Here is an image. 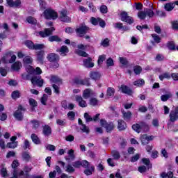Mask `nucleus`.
I'll return each mask as SVG.
<instances>
[{"label": "nucleus", "mask_w": 178, "mask_h": 178, "mask_svg": "<svg viewBox=\"0 0 178 178\" xmlns=\"http://www.w3.org/2000/svg\"><path fill=\"white\" fill-rule=\"evenodd\" d=\"M17 166H19V161L17 160H15L12 163V168L13 169V176L15 178H22V176L24 175V172L17 169Z\"/></svg>", "instance_id": "nucleus-1"}, {"label": "nucleus", "mask_w": 178, "mask_h": 178, "mask_svg": "<svg viewBox=\"0 0 178 178\" xmlns=\"http://www.w3.org/2000/svg\"><path fill=\"white\" fill-rule=\"evenodd\" d=\"M44 16L47 20H55L58 19V13L54 10L48 8L44 10Z\"/></svg>", "instance_id": "nucleus-2"}, {"label": "nucleus", "mask_w": 178, "mask_h": 178, "mask_svg": "<svg viewBox=\"0 0 178 178\" xmlns=\"http://www.w3.org/2000/svg\"><path fill=\"white\" fill-rule=\"evenodd\" d=\"M47 59L49 62H51V63H53L52 67H54V69H58V67H59V63H58L59 62V56L51 53L47 56Z\"/></svg>", "instance_id": "nucleus-3"}, {"label": "nucleus", "mask_w": 178, "mask_h": 178, "mask_svg": "<svg viewBox=\"0 0 178 178\" xmlns=\"http://www.w3.org/2000/svg\"><path fill=\"white\" fill-rule=\"evenodd\" d=\"M88 45L86 44H78L77 45V48L78 49L75 51V54H76V55H79V56H83V58H87L88 56V54H87L86 53V51H84L85 49H87ZM81 49V50H80Z\"/></svg>", "instance_id": "nucleus-4"}, {"label": "nucleus", "mask_w": 178, "mask_h": 178, "mask_svg": "<svg viewBox=\"0 0 178 178\" xmlns=\"http://www.w3.org/2000/svg\"><path fill=\"white\" fill-rule=\"evenodd\" d=\"M120 16L122 22H125V23H128V24H131L134 22L133 17L129 16L126 11L121 12Z\"/></svg>", "instance_id": "nucleus-5"}, {"label": "nucleus", "mask_w": 178, "mask_h": 178, "mask_svg": "<svg viewBox=\"0 0 178 178\" xmlns=\"http://www.w3.org/2000/svg\"><path fill=\"white\" fill-rule=\"evenodd\" d=\"M100 124L102 127H105L107 133H111V131L115 129V124H113V122L107 123L105 120H101Z\"/></svg>", "instance_id": "nucleus-6"}, {"label": "nucleus", "mask_w": 178, "mask_h": 178, "mask_svg": "<svg viewBox=\"0 0 178 178\" xmlns=\"http://www.w3.org/2000/svg\"><path fill=\"white\" fill-rule=\"evenodd\" d=\"M72 166H74V168H80L82 166L83 168H86V169H88V168H90V163L87 161V160H83L81 161H76L72 163Z\"/></svg>", "instance_id": "nucleus-7"}, {"label": "nucleus", "mask_w": 178, "mask_h": 178, "mask_svg": "<svg viewBox=\"0 0 178 178\" xmlns=\"http://www.w3.org/2000/svg\"><path fill=\"white\" fill-rule=\"evenodd\" d=\"M31 83L33 86H38V87H42L44 84V79H41V76H34L31 79Z\"/></svg>", "instance_id": "nucleus-8"}, {"label": "nucleus", "mask_w": 178, "mask_h": 178, "mask_svg": "<svg viewBox=\"0 0 178 178\" xmlns=\"http://www.w3.org/2000/svg\"><path fill=\"white\" fill-rule=\"evenodd\" d=\"M88 27L86 26H79L76 29V35L78 37H84L86 34H87V31H88Z\"/></svg>", "instance_id": "nucleus-9"}, {"label": "nucleus", "mask_w": 178, "mask_h": 178, "mask_svg": "<svg viewBox=\"0 0 178 178\" xmlns=\"http://www.w3.org/2000/svg\"><path fill=\"white\" fill-rule=\"evenodd\" d=\"M53 31H55V28L51 27L50 29H45L44 31L38 32V34L42 38H45V37H49V35H51Z\"/></svg>", "instance_id": "nucleus-10"}, {"label": "nucleus", "mask_w": 178, "mask_h": 178, "mask_svg": "<svg viewBox=\"0 0 178 178\" xmlns=\"http://www.w3.org/2000/svg\"><path fill=\"white\" fill-rule=\"evenodd\" d=\"M22 111H24V108L22 106H19L18 109L14 113L13 116L17 120H23V113H22Z\"/></svg>", "instance_id": "nucleus-11"}, {"label": "nucleus", "mask_w": 178, "mask_h": 178, "mask_svg": "<svg viewBox=\"0 0 178 178\" xmlns=\"http://www.w3.org/2000/svg\"><path fill=\"white\" fill-rule=\"evenodd\" d=\"M6 2L10 8H20L22 6V1L20 0H6Z\"/></svg>", "instance_id": "nucleus-12"}, {"label": "nucleus", "mask_w": 178, "mask_h": 178, "mask_svg": "<svg viewBox=\"0 0 178 178\" xmlns=\"http://www.w3.org/2000/svg\"><path fill=\"white\" fill-rule=\"evenodd\" d=\"M75 99L76 102H78L79 106H81V108H87V102H86L84 99H83V97L76 95Z\"/></svg>", "instance_id": "nucleus-13"}, {"label": "nucleus", "mask_w": 178, "mask_h": 178, "mask_svg": "<svg viewBox=\"0 0 178 178\" xmlns=\"http://www.w3.org/2000/svg\"><path fill=\"white\" fill-rule=\"evenodd\" d=\"M141 143L143 145H147L149 141H152L154 140V136H147V135H143L140 137Z\"/></svg>", "instance_id": "nucleus-14"}, {"label": "nucleus", "mask_w": 178, "mask_h": 178, "mask_svg": "<svg viewBox=\"0 0 178 178\" xmlns=\"http://www.w3.org/2000/svg\"><path fill=\"white\" fill-rule=\"evenodd\" d=\"M170 122H176V120H178V107L171 111L170 113Z\"/></svg>", "instance_id": "nucleus-15"}, {"label": "nucleus", "mask_w": 178, "mask_h": 178, "mask_svg": "<svg viewBox=\"0 0 178 178\" xmlns=\"http://www.w3.org/2000/svg\"><path fill=\"white\" fill-rule=\"evenodd\" d=\"M3 59H6L9 63H13L16 60V55L13 54V52L8 53Z\"/></svg>", "instance_id": "nucleus-16"}, {"label": "nucleus", "mask_w": 178, "mask_h": 178, "mask_svg": "<svg viewBox=\"0 0 178 178\" xmlns=\"http://www.w3.org/2000/svg\"><path fill=\"white\" fill-rule=\"evenodd\" d=\"M60 19L61 22H64L65 23L70 22V17L67 16V12L66 10H62L60 13Z\"/></svg>", "instance_id": "nucleus-17"}, {"label": "nucleus", "mask_w": 178, "mask_h": 178, "mask_svg": "<svg viewBox=\"0 0 178 178\" xmlns=\"http://www.w3.org/2000/svg\"><path fill=\"white\" fill-rule=\"evenodd\" d=\"M90 79L92 80H95L97 81V80H99L101 79V73L95 71H91L89 74Z\"/></svg>", "instance_id": "nucleus-18"}, {"label": "nucleus", "mask_w": 178, "mask_h": 178, "mask_svg": "<svg viewBox=\"0 0 178 178\" xmlns=\"http://www.w3.org/2000/svg\"><path fill=\"white\" fill-rule=\"evenodd\" d=\"M57 52H59L60 56H66L69 53V49L67 46H62L60 49H57Z\"/></svg>", "instance_id": "nucleus-19"}, {"label": "nucleus", "mask_w": 178, "mask_h": 178, "mask_svg": "<svg viewBox=\"0 0 178 178\" xmlns=\"http://www.w3.org/2000/svg\"><path fill=\"white\" fill-rule=\"evenodd\" d=\"M78 123H79V124H81L80 129H81L83 133H86L87 134H88V133H90V128H88V127L86 126V124H83V120H81V119L79 118L78 120Z\"/></svg>", "instance_id": "nucleus-20"}, {"label": "nucleus", "mask_w": 178, "mask_h": 178, "mask_svg": "<svg viewBox=\"0 0 178 178\" xmlns=\"http://www.w3.org/2000/svg\"><path fill=\"white\" fill-rule=\"evenodd\" d=\"M91 95H94V92L90 88L86 89L83 92V98L85 99H88Z\"/></svg>", "instance_id": "nucleus-21"}, {"label": "nucleus", "mask_w": 178, "mask_h": 178, "mask_svg": "<svg viewBox=\"0 0 178 178\" xmlns=\"http://www.w3.org/2000/svg\"><path fill=\"white\" fill-rule=\"evenodd\" d=\"M121 91L123 92V94H127V95H131L133 94V90L124 85L121 86Z\"/></svg>", "instance_id": "nucleus-22"}, {"label": "nucleus", "mask_w": 178, "mask_h": 178, "mask_svg": "<svg viewBox=\"0 0 178 178\" xmlns=\"http://www.w3.org/2000/svg\"><path fill=\"white\" fill-rule=\"evenodd\" d=\"M75 83L76 84H80L81 86H90V81L88 79H76Z\"/></svg>", "instance_id": "nucleus-23"}, {"label": "nucleus", "mask_w": 178, "mask_h": 178, "mask_svg": "<svg viewBox=\"0 0 178 178\" xmlns=\"http://www.w3.org/2000/svg\"><path fill=\"white\" fill-rule=\"evenodd\" d=\"M22 160L25 162H30L31 161V155L29 152H24L22 154Z\"/></svg>", "instance_id": "nucleus-24"}, {"label": "nucleus", "mask_w": 178, "mask_h": 178, "mask_svg": "<svg viewBox=\"0 0 178 178\" xmlns=\"http://www.w3.org/2000/svg\"><path fill=\"white\" fill-rule=\"evenodd\" d=\"M22 66V63L17 61L12 65L11 69L14 70V72H18V70H20Z\"/></svg>", "instance_id": "nucleus-25"}, {"label": "nucleus", "mask_w": 178, "mask_h": 178, "mask_svg": "<svg viewBox=\"0 0 178 178\" xmlns=\"http://www.w3.org/2000/svg\"><path fill=\"white\" fill-rule=\"evenodd\" d=\"M85 67H94V63L91 62V58H88L83 60Z\"/></svg>", "instance_id": "nucleus-26"}, {"label": "nucleus", "mask_w": 178, "mask_h": 178, "mask_svg": "<svg viewBox=\"0 0 178 178\" xmlns=\"http://www.w3.org/2000/svg\"><path fill=\"white\" fill-rule=\"evenodd\" d=\"M118 129L120 131L125 130V129L127 127L126 122L122 120H119L118 121Z\"/></svg>", "instance_id": "nucleus-27"}, {"label": "nucleus", "mask_w": 178, "mask_h": 178, "mask_svg": "<svg viewBox=\"0 0 178 178\" xmlns=\"http://www.w3.org/2000/svg\"><path fill=\"white\" fill-rule=\"evenodd\" d=\"M141 131L147 132L149 131V125L147 122H140Z\"/></svg>", "instance_id": "nucleus-28"}, {"label": "nucleus", "mask_w": 178, "mask_h": 178, "mask_svg": "<svg viewBox=\"0 0 178 178\" xmlns=\"http://www.w3.org/2000/svg\"><path fill=\"white\" fill-rule=\"evenodd\" d=\"M122 113L123 115V118L124 120H130L131 119V112L130 111H124V110H122Z\"/></svg>", "instance_id": "nucleus-29"}, {"label": "nucleus", "mask_w": 178, "mask_h": 178, "mask_svg": "<svg viewBox=\"0 0 178 178\" xmlns=\"http://www.w3.org/2000/svg\"><path fill=\"white\" fill-rule=\"evenodd\" d=\"M52 133V129L50 128L49 126L46 125L43 128V134L46 136H50V134Z\"/></svg>", "instance_id": "nucleus-30"}, {"label": "nucleus", "mask_w": 178, "mask_h": 178, "mask_svg": "<svg viewBox=\"0 0 178 178\" xmlns=\"http://www.w3.org/2000/svg\"><path fill=\"white\" fill-rule=\"evenodd\" d=\"M67 154H68L69 156L65 157V159L67 161H74V150L71 149L70 150L68 151Z\"/></svg>", "instance_id": "nucleus-31"}, {"label": "nucleus", "mask_w": 178, "mask_h": 178, "mask_svg": "<svg viewBox=\"0 0 178 178\" xmlns=\"http://www.w3.org/2000/svg\"><path fill=\"white\" fill-rule=\"evenodd\" d=\"M172 93L170 92H168L167 94L161 96V99L163 101V102H166V101H168V99L170 98H172Z\"/></svg>", "instance_id": "nucleus-32"}, {"label": "nucleus", "mask_w": 178, "mask_h": 178, "mask_svg": "<svg viewBox=\"0 0 178 178\" xmlns=\"http://www.w3.org/2000/svg\"><path fill=\"white\" fill-rule=\"evenodd\" d=\"M175 3H168L165 5L164 8L167 12H170L175 9Z\"/></svg>", "instance_id": "nucleus-33"}, {"label": "nucleus", "mask_w": 178, "mask_h": 178, "mask_svg": "<svg viewBox=\"0 0 178 178\" xmlns=\"http://www.w3.org/2000/svg\"><path fill=\"white\" fill-rule=\"evenodd\" d=\"M111 155L113 159H115V161H119V159H120V153H119V152H118L117 150H113L111 152Z\"/></svg>", "instance_id": "nucleus-34"}, {"label": "nucleus", "mask_w": 178, "mask_h": 178, "mask_svg": "<svg viewBox=\"0 0 178 178\" xmlns=\"http://www.w3.org/2000/svg\"><path fill=\"white\" fill-rule=\"evenodd\" d=\"M44 51H40L37 54V59L38 62H40V63H42V62L44 61Z\"/></svg>", "instance_id": "nucleus-35"}, {"label": "nucleus", "mask_w": 178, "mask_h": 178, "mask_svg": "<svg viewBox=\"0 0 178 178\" xmlns=\"http://www.w3.org/2000/svg\"><path fill=\"white\" fill-rule=\"evenodd\" d=\"M31 137L34 144H37V145L41 144V140H40V138H38V136H37V135H35V134H33Z\"/></svg>", "instance_id": "nucleus-36"}, {"label": "nucleus", "mask_w": 178, "mask_h": 178, "mask_svg": "<svg viewBox=\"0 0 178 178\" xmlns=\"http://www.w3.org/2000/svg\"><path fill=\"white\" fill-rule=\"evenodd\" d=\"M88 168H90V169H86L84 170V173L86 175V176H90V175H92V172L95 170V168L94 167V165H92L90 167V164H89Z\"/></svg>", "instance_id": "nucleus-37"}, {"label": "nucleus", "mask_w": 178, "mask_h": 178, "mask_svg": "<svg viewBox=\"0 0 178 178\" xmlns=\"http://www.w3.org/2000/svg\"><path fill=\"white\" fill-rule=\"evenodd\" d=\"M89 104L92 106H97L99 105V102L98 101V99H97V98L92 97L90 99Z\"/></svg>", "instance_id": "nucleus-38"}, {"label": "nucleus", "mask_w": 178, "mask_h": 178, "mask_svg": "<svg viewBox=\"0 0 178 178\" xmlns=\"http://www.w3.org/2000/svg\"><path fill=\"white\" fill-rule=\"evenodd\" d=\"M50 81L51 83H54L55 84H60V83H62V81L59 79V77L56 76H51Z\"/></svg>", "instance_id": "nucleus-39"}, {"label": "nucleus", "mask_w": 178, "mask_h": 178, "mask_svg": "<svg viewBox=\"0 0 178 178\" xmlns=\"http://www.w3.org/2000/svg\"><path fill=\"white\" fill-rule=\"evenodd\" d=\"M132 129L134 131H136V133H141V122L132 125Z\"/></svg>", "instance_id": "nucleus-40"}, {"label": "nucleus", "mask_w": 178, "mask_h": 178, "mask_svg": "<svg viewBox=\"0 0 178 178\" xmlns=\"http://www.w3.org/2000/svg\"><path fill=\"white\" fill-rule=\"evenodd\" d=\"M144 84H145L144 79H139L134 82V86H136V87H141L142 86H144Z\"/></svg>", "instance_id": "nucleus-41"}, {"label": "nucleus", "mask_w": 178, "mask_h": 178, "mask_svg": "<svg viewBox=\"0 0 178 178\" xmlns=\"http://www.w3.org/2000/svg\"><path fill=\"white\" fill-rule=\"evenodd\" d=\"M161 177H162V178H165V177L172 178L173 177V172H172L171 171L168 172V173L162 172L161 174Z\"/></svg>", "instance_id": "nucleus-42"}, {"label": "nucleus", "mask_w": 178, "mask_h": 178, "mask_svg": "<svg viewBox=\"0 0 178 178\" xmlns=\"http://www.w3.org/2000/svg\"><path fill=\"white\" fill-rule=\"evenodd\" d=\"M49 41H50V42H54V41L60 42L62 40L60 38H58V35H54L49 38Z\"/></svg>", "instance_id": "nucleus-43"}, {"label": "nucleus", "mask_w": 178, "mask_h": 178, "mask_svg": "<svg viewBox=\"0 0 178 178\" xmlns=\"http://www.w3.org/2000/svg\"><path fill=\"white\" fill-rule=\"evenodd\" d=\"M159 79L161 81H163L164 79H170V74L169 72H165L159 75Z\"/></svg>", "instance_id": "nucleus-44"}, {"label": "nucleus", "mask_w": 178, "mask_h": 178, "mask_svg": "<svg viewBox=\"0 0 178 178\" xmlns=\"http://www.w3.org/2000/svg\"><path fill=\"white\" fill-rule=\"evenodd\" d=\"M24 63L26 65H30V63H33V58H31L30 56H27L24 58Z\"/></svg>", "instance_id": "nucleus-45"}, {"label": "nucleus", "mask_w": 178, "mask_h": 178, "mask_svg": "<svg viewBox=\"0 0 178 178\" xmlns=\"http://www.w3.org/2000/svg\"><path fill=\"white\" fill-rule=\"evenodd\" d=\"M45 48V45L44 44H33V49L35 51H38L40 49H44Z\"/></svg>", "instance_id": "nucleus-46"}, {"label": "nucleus", "mask_w": 178, "mask_h": 178, "mask_svg": "<svg viewBox=\"0 0 178 178\" xmlns=\"http://www.w3.org/2000/svg\"><path fill=\"white\" fill-rule=\"evenodd\" d=\"M115 95V88H107V97H113Z\"/></svg>", "instance_id": "nucleus-47"}, {"label": "nucleus", "mask_w": 178, "mask_h": 178, "mask_svg": "<svg viewBox=\"0 0 178 178\" xmlns=\"http://www.w3.org/2000/svg\"><path fill=\"white\" fill-rule=\"evenodd\" d=\"M25 45L29 49H33V48H34V43L33 42H31V40H26L25 42Z\"/></svg>", "instance_id": "nucleus-48"}, {"label": "nucleus", "mask_w": 178, "mask_h": 178, "mask_svg": "<svg viewBox=\"0 0 178 178\" xmlns=\"http://www.w3.org/2000/svg\"><path fill=\"white\" fill-rule=\"evenodd\" d=\"M67 116L70 120H74V118H76V113L74 111H70L67 114Z\"/></svg>", "instance_id": "nucleus-49"}, {"label": "nucleus", "mask_w": 178, "mask_h": 178, "mask_svg": "<svg viewBox=\"0 0 178 178\" xmlns=\"http://www.w3.org/2000/svg\"><path fill=\"white\" fill-rule=\"evenodd\" d=\"M26 21L28 22V23H29L30 24H37V19H35L34 17H28L26 18Z\"/></svg>", "instance_id": "nucleus-50"}, {"label": "nucleus", "mask_w": 178, "mask_h": 178, "mask_svg": "<svg viewBox=\"0 0 178 178\" xmlns=\"http://www.w3.org/2000/svg\"><path fill=\"white\" fill-rule=\"evenodd\" d=\"M56 124L60 127L66 126V120L57 119Z\"/></svg>", "instance_id": "nucleus-51"}, {"label": "nucleus", "mask_w": 178, "mask_h": 178, "mask_svg": "<svg viewBox=\"0 0 178 178\" xmlns=\"http://www.w3.org/2000/svg\"><path fill=\"white\" fill-rule=\"evenodd\" d=\"M65 172H67V173H73V172H74V168H73V166H72L71 165H67L65 168Z\"/></svg>", "instance_id": "nucleus-52"}, {"label": "nucleus", "mask_w": 178, "mask_h": 178, "mask_svg": "<svg viewBox=\"0 0 178 178\" xmlns=\"http://www.w3.org/2000/svg\"><path fill=\"white\" fill-rule=\"evenodd\" d=\"M26 70L29 74H34V72H35V70L33 68L31 65H27L26 67Z\"/></svg>", "instance_id": "nucleus-53"}, {"label": "nucleus", "mask_w": 178, "mask_h": 178, "mask_svg": "<svg viewBox=\"0 0 178 178\" xmlns=\"http://www.w3.org/2000/svg\"><path fill=\"white\" fill-rule=\"evenodd\" d=\"M29 105L33 107L32 111H34V107L37 106V102L34 99L31 98L29 99Z\"/></svg>", "instance_id": "nucleus-54"}, {"label": "nucleus", "mask_w": 178, "mask_h": 178, "mask_svg": "<svg viewBox=\"0 0 178 178\" xmlns=\"http://www.w3.org/2000/svg\"><path fill=\"white\" fill-rule=\"evenodd\" d=\"M152 37L154 41L156 42V44H159V42H161V38H159V35H158L157 34H152Z\"/></svg>", "instance_id": "nucleus-55"}, {"label": "nucleus", "mask_w": 178, "mask_h": 178, "mask_svg": "<svg viewBox=\"0 0 178 178\" xmlns=\"http://www.w3.org/2000/svg\"><path fill=\"white\" fill-rule=\"evenodd\" d=\"M141 70H143V69L140 65H136L134 67L135 74H140V73H141Z\"/></svg>", "instance_id": "nucleus-56"}, {"label": "nucleus", "mask_w": 178, "mask_h": 178, "mask_svg": "<svg viewBox=\"0 0 178 178\" xmlns=\"http://www.w3.org/2000/svg\"><path fill=\"white\" fill-rule=\"evenodd\" d=\"M138 16L139 19L144 20V19H145V17H147V14H146L145 11H140L138 13Z\"/></svg>", "instance_id": "nucleus-57"}, {"label": "nucleus", "mask_w": 178, "mask_h": 178, "mask_svg": "<svg viewBox=\"0 0 178 178\" xmlns=\"http://www.w3.org/2000/svg\"><path fill=\"white\" fill-rule=\"evenodd\" d=\"M16 147H17V142H11V143H7L8 148L15 149L16 148Z\"/></svg>", "instance_id": "nucleus-58"}, {"label": "nucleus", "mask_w": 178, "mask_h": 178, "mask_svg": "<svg viewBox=\"0 0 178 178\" xmlns=\"http://www.w3.org/2000/svg\"><path fill=\"white\" fill-rule=\"evenodd\" d=\"M107 163L109 166H111L112 168L115 167L116 163H115V161L112 158H109L107 160Z\"/></svg>", "instance_id": "nucleus-59"}, {"label": "nucleus", "mask_w": 178, "mask_h": 178, "mask_svg": "<svg viewBox=\"0 0 178 178\" xmlns=\"http://www.w3.org/2000/svg\"><path fill=\"white\" fill-rule=\"evenodd\" d=\"M31 123H32L33 129H38V127H40V122L35 120H31Z\"/></svg>", "instance_id": "nucleus-60"}, {"label": "nucleus", "mask_w": 178, "mask_h": 178, "mask_svg": "<svg viewBox=\"0 0 178 178\" xmlns=\"http://www.w3.org/2000/svg\"><path fill=\"white\" fill-rule=\"evenodd\" d=\"M40 9H45L47 7V3L45 2V0H38Z\"/></svg>", "instance_id": "nucleus-61"}, {"label": "nucleus", "mask_w": 178, "mask_h": 178, "mask_svg": "<svg viewBox=\"0 0 178 178\" xmlns=\"http://www.w3.org/2000/svg\"><path fill=\"white\" fill-rule=\"evenodd\" d=\"M146 15H147L149 17H154V11L151 9H146L145 10Z\"/></svg>", "instance_id": "nucleus-62"}, {"label": "nucleus", "mask_w": 178, "mask_h": 178, "mask_svg": "<svg viewBox=\"0 0 178 178\" xmlns=\"http://www.w3.org/2000/svg\"><path fill=\"white\" fill-rule=\"evenodd\" d=\"M101 45L102 47H109V39L106 38L104 39L102 42H101Z\"/></svg>", "instance_id": "nucleus-63"}, {"label": "nucleus", "mask_w": 178, "mask_h": 178, "mask_svg": "<svg viewBox=\"0 0 178 178\" xmlns=\"http://www.w3.org/2000/svg\"><path fill=\"white\" fill-rule=\"evenodd\" d=\"M84 118L87 123H88V122H92L93 120L91 116L89 114H88V113H85Z\"/></svg>", "instance_id": "nucleus-64"}]
</instances>
